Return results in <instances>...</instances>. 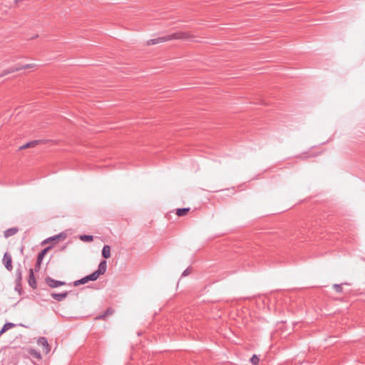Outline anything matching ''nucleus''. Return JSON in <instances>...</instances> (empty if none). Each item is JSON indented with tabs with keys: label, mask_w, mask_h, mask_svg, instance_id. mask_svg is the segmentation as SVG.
Wrapping results in <instances>:
<instances>
[{
	"label": "nucleus",
	"mask_w": 365,
	"mask_h": 365,
	"mask_svg": "<svg viewBox=\"0 0 365 365\" xmlns=\"http://www.w3.org/2000/svg\"><path fill=\"white\" fill-rule=\"evenodd\" d=\"M68 294V292H64L62 293H52L51 297L58 302L63 301Z\"/></svg>",
	"instance_id": "6e6552de"
},
{
	"label": "nucleus",
	"mask_w": 365,
	"mask_h": 365,
	"mask_svg": "<svg viewBox=\"0 0 365 365\" xmlns=\"http://www.w3.org/2000/svg\"><path fill=\"white\" fill-rule=\"evenodd\" d=\"M66 235L64 232H61L58 235L48 237L46 240H43L42 242V245H44L46 243H48V242H50L52 241H57L59 239H64V238H66Z\"/></svg>",
	"instance_id": "0eeeda50"
},
{
	"label": "nucleus",
	"mask_w": 365,
	"mask_h": 365,
	"mask_svg": "<svg viewBox=\"0 0 365 365\" xmlns=\"http://www.w3.org/2000/svg\"><path fill=\"white\" fill-rule=\"evenodd\" d=\"M3 263L8 271L12 270V258L11 255L9 254L8 252L4 253V255Z\"/></svg>",
	"instance_id": "39448f33"
},
{
	"label": "nucleus",
	"mask_w": 365,
	"mask_h": 365,
	"mask_svg": "<svg viewBox=\"0 0 365 365\" xmlns=\"http://www.w3.org/2000/svg\"><path fill=\"white\" fill-rule=\"evenodd\" d=\"M34 66V64H31V63L25 64V65H22V66H21V65L16 66V67L20 68L19 71L23 70V69L31 68H33Z\"/></svg>",
	"instance_id": "a878e982"
},
{
	"label": "nucleus",
	"mask_w": 365,
	"mask_h": 365,
	"mask_svg": "<svg viewBox=\"0 0 365 365\" xmlns=\"http://www.w3.org/2000/svg\"><path fill=\"white\" fill-rule=\"evenodd\" d=\"M19 68H17L15 66L14 67H11L10 68H8V69H6L4 70L1 74H0V78L1 77H4L8 74H10V73H14L16 71H19Z\"/></svg>",
	"instance_id": "ddd939ff"
},
{
	"label": "nucleus",
	"mask_w": 365,
	"mask_h": 365,
	"mask_svg": "<svg viewBox=\"0 0 365 365\" xmlns=\"http://www.w3.org/2000/svg\"><path fill=\"white\" fill-rule=\"evenodd\" d=\"M46 284L51 288H57L58 287L66 284V282L54 279L50 277L45 278Z\"/></svg>",
	"instance_id": "7ed1b4c3"
},
{
	"label": "nucleus",
	"mask_w": 365,
	"mask_h": 365,
	"mask_svg": "<svg viewBox=\"0 0 365 365\" xmlns=\"http://www.w3.org/2000/svg\"><path fill=\"white\" fill-rule=\"evenodd\" d=\"M102 256L105 259H108L110 257V247L108 245H105L102 249Z\"/></svg>",
	"instance_id": "9d476101"
},
{
	"label": "nucleus",
	"mask_w": 365,
	"mask_h": 365,
	"mask_svg": "<svg viewBox=\"0 0 365 365\" xmlns=\"http://www.w3.org/2000/svg\"><path fill=\"white\" fill-rule=\"evenodd\" d=\"M100 274L96 270L93 273L88 275L90 281H96L100 277Z\"/></svg>",
	"instance_id": "4be33fe9"
},
{
	"label": "nucleus",
	"mask_w": 365,
	"mask_h": 365,
	"mask_svg": "<svg viewBox=\"0 0 365 365\" xmlns=\"http://www.w3.org/2000/svg\"><path fill=\"white\" fill-rule=\"evenodd\" d=\"M100 274L96 270L93 273L88 275L90 281H96L100 277Z\"/></svg>",
	"instance_id": "5701e85b"
},
{
	"label": "nucleus",
	"mask_w": 365,
	"mask_h": 365,
	"mask_svg": "<svg viewBox=\"0 0 365 365\" xmlns=\"http://www.w3.org/2000/svg\"><path fill=\"white\" fill-rule=\"evenodd\" d=\"M14 290L19 293V295H21L24 292L21 287V283L15 282Z\"/></svg>",
	"instance_id": "b1692460"
},
{
	"label": "nucleus",
	"mask_w": 365,
	"mask_h": 365,
	"mask_svg": "<svg viewBox=\"0 0 365 365\" xmlns=\"http://www.w3.org/2000/svg\"><path fill=\"white\" fill-rule=\"evenodd\" d=\"M114 312L113 309L111 307L108 308L103 314L97 316L96 317V319H105L107 316L113 314Z\"/></svg>",
	"instance_id": "9b49d317"
},
{
	"label": "nucleus",
	"mask_w": 365,
	"mask_h": 365,
	"mask_svg": "<svg viewBox=\"0 0 365 365\" xmlns=\"http://www.w3.org/2000/svg\"><path fill=\"white\" fill-rule=\"evenodd\" d=\"M190 273V268H187L185 270L183 271V272L182 273L181 277H185V276L188 275Z\"/></svg>",
	"instance_id": "cd10ccee"
},
{
	"label": "nucleus",
	"mask_w": 365,
	"mask_h": 365,
	"mask_svg": "<svg viewBox=\"0 0 365 365\" xmlns=\"http://www.w3.org/2000/svg\"><path fill=\"white\" fill-rule=\"evenodd\" d=\"M79 239L83 242H90L93 240V236L91 235H81L79 236Z\"/></svg>",
	"instance_id": "aec40b11"
},
{
	"label": "nucleus",
	"mask_w": 365,
	"mask_h": 365,
	"mask_svg": "<svg viewBox=\"0 0 365 365\" xmlns=\"http://www.w3.org/2000/svg\"><path fill=\"white\" fill-rule=\"evenodd\" d=\"M250 361L252 365H257L259 361V358L256 354H253Z\"/></svg>",
	"instance_id": "393cba45"
},
{
	"label": "nucleus",
	"mask_w": 365,
	"mask_h": 365,
	"mask_svg": "<svg viewBox=\"0 0 365 365\" xmlns=\"http://www.w3.org/2000/svg\"><path fill=\"white\" fill-rule=\"evenodd\" d=\"M333 288L336 292L340 293L342 292V284H334Z\"/></svg>",
	"instance_id": "bb28decb"
},
{
	"label": "nucleus",
	"mask_w": 365,
	"mask_h": 365,
	"mask_svg": "<svg viewBox=\"0 0 365 365\" xmlns=\"http://www.w3.org/2000/svg\"><path fill=\"white\" fill-rule=\"evenodd\" d=\"M28 283L32 289H36L37 283L32 269H29Z\"/></svg>",
	"instance_id": "423d86ee"
},
{
	"label": "nucleus",
	"mask_w": 365,
	"mask_h": 365,
	"mask_svg": "<svg viewBox=\"0 0 365 365\" xmlns=\"http://www.w3.org/2000/svg\"><path fill=\"white\" fill-rule=\"evenodd\" d=\"M18 232V228L16 227H11V228H9L8 230H6V231H4V235L5 237H11L12 235H14L16 232Z\"/></svg>",
	"instance_id": "f3484780"
},
{
	"label": "nucleus",
	"mask_w": 365,
	"mask_h": 365,
	"mask_svg": "<svg viewBox=\"0 0 365 365\" xmlns=\"http://www.w3.org/2000/svg\"><path fill=\"white\" fill-rule=\"evenodd\" d=\"M52 248V246H48L42 250H41L37 255V259L35 264V270L38 272L40 269L42 261L49 250Z\"/></svg>",
	"instance_id": "f03ea898"
},
{
	"label": "nucleus",
	"mask_w": 365,
	"mask_h": 365,
	"mask_svg": "<svg viewBox=\"0 0 365 365\" xmlns=\"http://www.w3.org/2000/svg\"><path fill=\"white\" fill-rule=\"evenodd\" d=\"M187 37V35L185 33L182 32H176L172 34L166 35L164 36L158 37L155 38L150 39L147 41V45H155L160 43H163L168 41H172L175 39H185Z\"/></svg>",
	"instance_id": "f257e3e1"
},
{
	"label": "nucleus",
	"mask_w": 365,
	"mask_h": 365,
	"mask_svg": "<svg viewBox=\"0 0 365 365\" xmlns=\"http://www.w3.org/2000/svg\"><path fill=\"white\" fill-rule=\"evenodd\" d=\"M29 354L31 356H33V357H34V358H36L37 359H41V354L40 351H37V350H36L34 349H31L29 351Z\"/></svg>",
	"instance_id": "412c9836"
},
{
	"label": "nucleus",
	"mask_w": 365,
	"mask_h": 365,
	"mask_svg": "<svg viewBox=\"0 0 365 365\" xmlns=\"http://www.w3.org/2000/svg\"><path fill=\"white\" fill-rule=\"evenodd\" d=\"M37 344L39 346H42L43 351L47 354L50 351V346L48 340L44 336H41L37 340Z\"/></svg>",
	"instance_id": "20e7f679"
},
{
	"label": "nucleus",
	"mask_w": 365,
	"mask_h": 365,
	"mask_svg": "<svg viewBox=\"0 0 365 365\" xmlns=\"http://www.w3.org/2000/svg\"><path fill=\"white\" fill-rule=\"evenodd\" d=\"M22 280V270L21 267H18L16 270V279L15 282L21 283Z\"/></svg>",
	"instance_id": "6ab92c4d"
},
{
	"label": "nucleus",
	"mask_w": 365,
	"mask_h": 365,
	"mask_svg": "<svg viewBox=\"0 0 365 365\" xmlns=\"http://www.w3.org/2000/svg\"><path fill=\"white\" fill-rule=\"evenodd\" d=\"M89 281H90L89 278H88V275H86V276L83 277V278H81L80 279L74 281L73 284V286L77 287V286H79L81 284H86Z\"/></svg>",
	"instance_id": "dca6fc26"
},
{
	"label": "nucleus",
	"mask_w": 365,
	"mask_h": 365,
	"mask_svg": "<svg viewBox=\"0 0 365 365\" xmlns=\"http://www.w3.org/2000/svg\"><path fill=\"white\" fill-rule=\"evenodd\" d=\"M19 68H17L15 66L14 67H11L10 68H8V69H6L4 70L1 74H0V78L1 77H4L8 74H10V73H14L16 71H19Z\"/></svg>",
	"instance_id": "4468645a"
},
{
	"label": "nucleus",
	"mask_w": 365,
	"mask_h": 365,
	"mask_svg": "<svg viewBox=\"0 0 365 365\" xmlns=\"http://www.w3.org/2000/svg\"><path fill=\"white\" fill-rule=\"evenodd\" d=\"M39 142H40V140H35L28 142V143L22 145L21 146H20L19 149L21 150V149H26L28 148L34 147L36 145H38L39 143Z\"/></svg>",
	"instance_id": "f8f14e48"
},
{
	"label": "nucleus",
	"mask_w": 365,
	"mask_h": 365,
	"mask_svg": "<svg viewBox=\"0 0 365 365\" xmlns=\"http://www.w3.org/2000/svg\"><path fill=\"white\" fill-rule=\"evenodd\" d=\"M107 269V262L106 260H102L98 267L96 271L101 274H105Z\"/></svg>",
	"instance_id": "1a4fd4ad"
},
{
	"label": "nucleus",
	"mask_w": 365,
	"mask_h": 365,
	"mask_svg": "<svg viewBox=\"0 0 365 365\" xmlns=\"http://www.w3.org/2000/svg\"><path fill=\"white\" fill-rule=\"evenodd\" d=\"M15 326H16V324L12 323V322H6V323H5L4 324V326L1 327V330H0V335L3 334L7 330H9L11 328L14 327Z\"/></svg>",
	"instance_id": "2eb2a0df"
},
{
	"label": "nucleus",
	"mask_w": 365,
	"mask_h": 365,
	"mask_svg": "<svg viewBox=\"0 0 365 365\" xmlns=\"http://www.w3.org/2000/svg\"><path fill=\"white\" fill-rule=\"evenodd\" d=\"M38 36V35H36L34 36H33L31 38H37Z\"/></svg>",
	"instance_id": "c85d7f7f"
},
{
	"label": "nucleus",
	"mask_w": 365,
	"mask_h": 365,
	"mask_svg": "<svg viewBox=\"0 0 365 365\" xmlns=\"http://www.w3.org/2000/svg\"><path fill=\"white\" fill-rule=\"evenodd\" d=\"M189 211V207L178 208L176 210V214L178 216L181 217L185 215Z\"/></svg>",
	"instance_id": "a211bd4d"
}]
</instances>
